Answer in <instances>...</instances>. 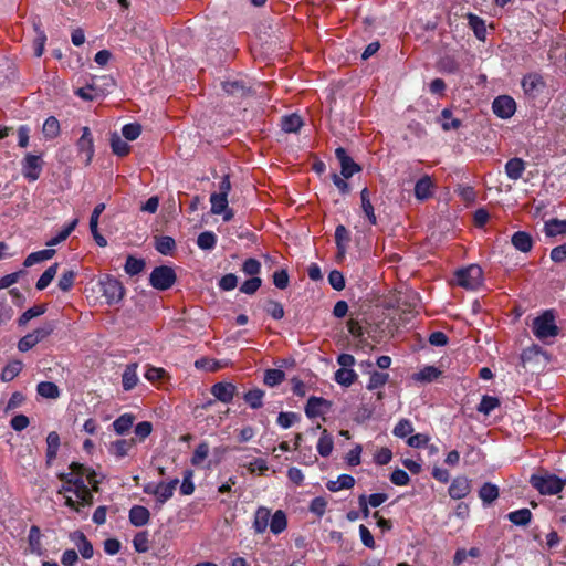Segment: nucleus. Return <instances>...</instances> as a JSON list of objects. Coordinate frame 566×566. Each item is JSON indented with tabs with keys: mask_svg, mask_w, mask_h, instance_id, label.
<instances>
[{
	"mask_svg": "<svg viewBox=\"0 0 566 566\" xmlns=\"http://www.w3.org/2000/svg\"><path fill=\"white\" fill-rule=\"evenodd\" d=\"M122 134L127 140H135L142 134V126L138 123H129L123 126Z\"/></svg>",
	"mask_w": 566,
	"mask_h": 566,
	"instance_id": "64",
	"label": "nucleus"
},
{
	"mask_svg": "<svg viewBox=\"0 0 566 566\" xmlns=\"http://www.w3.org/2000/svg\"><path fill=\"white\" fill-rule=\"evenodd\" d=\"M78 224V219L75 218L63 227V229L53 238H51L49 241H46L48 247H54L60 244L61 242L65 241L69 235L75 230L76 226Z\"/></svg>",
	"mask_w": 566,
	"mask_h": 566,
	"instance_id": "35",
	"label": "nucleus"
},
{
	"mask_svg": "<svg viewBox=\"0 0 566 566\" xmlns=\"http://www.w3.org/2000/svg\"><path fill=\"white\" fill-rule=\"evenodd\" d=\"M532 331L541 340L556 337L559 334V328L555 324L554 311L546 310L539 316L535 317L532 324Z\"/></svg>",
	"mask_w": 566,
	"mask_h": 566,
	"instance_id": "5",
	"label": "nucleus"
},
{
	"mask_svg": "<svg viewBox=\"0 0 566 566\" xmlns=\"http://www.w3.org/2000/svg\"><path fill=\"white\" fill-rule=\"evenodd\" d=\"M41 537L42 534L40 527L36 525H32L29 531L28 544L30 552L38 556H42L44 554Z\"/></svg>",
	"mask_w": 566,
	"mask_h": 566,
	"instance_id": "25",
	"label": "nucleus"
},
{
	"mask_svg": "<svg viewBox=\"0 0 566 566\" xmlns=\"http://www.w3.org/2000/svg\"><path fill=\"white\" fill-rule=\"evenodd\" d=\"M333 437L327 432L326 429H323L316 446L317 452L321 457H328L333 451Z\"/></svg>",
	"mask_w": 566,
	"mask_h": 566,
	"instance_id": "42",
	"label": "nucleus"
},
{
	"mask_svg": "<svg viewBox=\"0 0 566 566\" xmlns=\"http://www.w3.org/2000/svg\"><path fill=\"white\" fill-rule=\"evenodd\" d=\"M22 367H23V364L21 360L9 361L2 369L0 379L3 382H9V381L13 380L21 373Z\"/></svg>",
	"mask_w": 566,
	"mask_h": 566,
	"instance_id": "38",
	"label": "nucleus"
},
{
	"mask_svg": "<svg viewBox=\"0 0 566 566\" xmlns=\"http://www.w3.org/2000/svg\"><path fill=\"white\" fill-rule=\"evenodd\" d=\"M209 454V443L206 441L200 442L191 457V464L195 467L200 465Z\"/></svg>",
	"mask_w": 566,
	"mask_h": 566,
	"instance_id": "57",
	"label": "nucleus"
},
{
	"mask_svg": "<svg viewBox=\"0 0 566 566\" xmlns=\"http://www.w3.org/2000/svg\"><path fill=\"white\" fill-rule=\"evenodd\" d=\"M332 407V402L325 398L311 396L305 405V415L310 418H316L326 413Z\"/></svg>",
	"mask_w": 566,
	"mask_h": 566,
	"instance_id": "14",
	"label": "nucleus"
},
{
	"mask_svg": "<svg viewBox=\"0 0 566 566\" xmlns=\"http://www.w3.org/2000/svg\"><path fill=\"white\" fill-rule=\"evenodd\" d=\"M135 444V440L120 439L111 443L109 452L116 458H124L128 454V451Z\"/></svg>",
	"mask_w": 566,
	"mask_h": 566,
	"instance_id": "36",
	"label": "nucleus"
},
{
	"mask_svg": "<svg viewBox=\"0 0 566 566\" xmlns=\"http://www.w3.org/2000/svg\"><path fill=\"white\" fill-rule=\"evenodd\" d=\"M335 156L340 164V176L334 172L332 176L333 182L342 193H348L350 187L346 179L354 175V158L347 155L346 149L343 147L335 149Z\"/></svg>",
	"mask_w": 566,
	"mask_h": 566,
	"instance_id": "4",
	"label": "nucleus"
},
{
	"mask_svg": "<svg viewBox=\"0 0 566 566\" xmlns=\"http://www.w3.org/2000/svg\"><path fill=\"white\" fill-rule=\"evenodd\" d=\"M533 514L528 509H520L512 511L506 515V518L516 526H526L531 523Z\"/></svg>",
	"mask_w": 566,
	"mask_h": 566,
	"instance_id": "31",
	"label": "nucleus"
},
{
	"mask_svg": "<svg viewBox=\"0 0 566 566\" xmlns=\"http://www.w3.org/2000/svg\"><path fill=\"white\" fill-rule=\"evenodd\" d=\"M471 492V481L465 475H458L448 489L449 496L453 500H462Z\"/></svg>",
	"mask_w": 566,
	"mask_h": 566,
	"instance_id": "15",
	"label": "nucleus"
},
{
	"mask_svg": "<svg viewBox=\"0 0 566 566\" xmlns=\"http://www.w3.org/2000/svg\"><path fill=\"white\" fill-rule=\"evenodd\" d=\"M271 511L266 507H259L254 515L253 528L255 533L262 534L270 526Z\"/></svg>",
	"mask_w": 566,
	"mask_h": 566,
	"instance_id": "26",
	"label": "nucleus"
},
{
	"mask_svg": "<svg viewBox=\"0 0 566 566\" xmlns=\"http://www.w3.org/2000/svg\"><path fill=\"white\" fill-rule=\"evenodd\" d=\"M210 392L217 400L230 403L237 394V387L232 382L219 381L212 385Z\"/></svg>",
	"mask_w": 566,
	"mask_h": 566,
	"instance_id": "16",
	"label": "nucleus"
},
{
	"mask_svg": "<svg viewBox=\"0 0 566 566\" xmlns=\"http://www.w3.org/2000/svg\"><path fill=\"white\" fill-rule=\"evenodd\" d=\"M70 539L76 545L81 556L85 559H90L94 555V548L92 543L87 539L86 535L82 531H74L70 533Z\"/></svg>",
	"mask_w": 566,
	"mask_h": 566,
	"instance_id": "17",
	"label": "nucleus"
},
{
	"mask_svg": "<svg viewBox=\"0 0 566 566\" xmlns=\"http://www.w3.org/2000/svg\"><path fill=\"white\" fill-rule=\"evenodd\" d=\"M135 416L132 413H124L119 416L114 422L113 428L117 434H125L133 427Z\"/></svg>",
	"mask_w": 566,
	"mask_h": 566,
	"instance_id": "40",
	"label": "nucleus"
},
{
	"mask_svg": "<svg viewBox=\"0 0 566 566\" xmlns=\"http://www.w3.org/2000/svg\"><path fill=\"white\" fill-rule=\"evenodd\" d=\"M42 171V160L40 156L27 154L22 161V174L29 181H35L40 178Z\"/></svg>",
	"mask_w": 566,
	"mask_h": 566,
	"instance_id": "12",
	"label": "nucleus"
},
{
	"mask_svg": "<svg viewBox=\"0 0 566 566\" xmlns=\"http://www.w3.org/2000/svg\"><path fill=\"white\" fill-rule=\"evenodd\" d=\"M367 292L366 297H360L358 313H356V348L370 339L379 343L386 335L389 324L386 322V312L380 306V296L375 286ZM361 347H364L361 345Z\"/></svg>",
	"mask_w": 566,
	"mask_h": 566,
	"instance_id": "1",
	"label": "nucleus"
},
{
	"mask_svg": "<svg viewBox=\"0 0 566 566\" xmlns=\"http://www.w3.org/2000/svg\"><path fill=\"white\" fill-rule=\"evenodd\" d=\"M179 484V479L175 478L169 482H159L157 483L158 493L156 496V505L161 507L169 499L172 497L177 485Z\"/></svg>",
	"mask_w": 566,
	"mask_h": 566,
	"instance_id": "18",
	"label": "nucleus"
},
{
	"mask_svg": "<svg viewBox=\"0 0 566 566\" xmlns=\"http://www.w3.org/2000/svg\"><path fill=\"white\" fill-rule=\"evenodd\" d=\"M43 134L46 138L53 139L60 134V122L54 116H49L43 124Z\"/></svg>",
	"mask_w": 566,
	"mask_h": 566,
	"instance_id": "53",
	"label": "nucleus"
},
{
	"mask_svg": "<svg viewBox=\"0 0 566 566\" xmlns=\"http://www.w3.org/2000/svg\"><path fill=\"white\" fill-rule=\"evenodd\" d=\"M286 514L282 510L275 511V513L270 517V531L274 535H279L286 530Z\"/></svg>",
	"mask_w": 566,
	"mask_h": 566,
	"instance_id": "32",
	"label": "nucleus"
},
{
	"mask_svg": "<svg viewBox=\"0 0 566 566\" xmlns=\"http://www.w3.org/2000/svg\"><path fill=\"white\" fill-rule=\"evenodd\" d=\"M492 111L499 118L509 119L516 111V102L509 95H500L492 102Z\"/></svg>",
	"mask_w": 566,
	"mask_h": 566,
	"instance_id": "10",
	"label": "nucleus"
},
{
	"mask_svg": "<svg viewBox=\"0 0 566 566\" xmlns=\"http://www.w3.org/2000/svg\"><path fill=\"white\" fill-rule=\"evenodd\" d=\"M457 283L467 290H476L483 277L482 268L478 264H471L455 272Z\"/></svg>",
	"mask_w": 566,
	"mask_h": 566,
	"instance_id": "8",
	"label": "nucleus"
},
{
	"mask_svg": "<svg viewBox=\"0 0 566 566\" xmlns=\"http://www.w3.org/2000/svg\"><path fill=\"white\" fill-rule=\"evenodd\" d=\"M511 242L516 250L523 253L530 252L533 248V238L526 231L514 232L511 238Z\"/></svg>",
	"mask_w": 566,
	"mask_h": 566,
	"instance_id": "23",
	"label": "nucleus"
},
{
	"mask_svg": "<svg viewBox=\"0 0 566 566\" xmlns=\"http://www.w3.org/2000/svg\"><path fill=\"white\" fill-rule=\"evenodd\" d=\"M334 237L337 248L335 259L336 262L340 263L344 261L347 248L349 245V242L352 241L350 231L344 224H338L335 229Z\"/></svg>",
	"mask_w": 566,
	"mask_h": 566,
	"instance_id": "13",
	"label": "nucleus"
},
{
	"mask_svg": "<svg viewBox=\"0 0 566 566\" xmlns=\"http://www.w3.org/2000/svg\"><path fill=\"white\" fill-rule=\"evenodd\" d=\"M432 181L429 176H423L415 185V196L419 200H426L432 196Z\"/></svg>",
	"mask_w": 566,
	"mask_h": 566,
	"instance_id": "30",
	"label": "nucleus"
},
{
	"mask_svg": "<svg viewBox=\"0 0 566 566\" xmlns=\"http://www.w3.org/2000/svg\"><path fill=\"white\" fill-rule=\"evenodd\" d=\"M76 276H77V272H75L74 270L64 271L61 274L59 282H57L59 289L62 292H69L73 287Z\"/></svg>",
	"mask_w": 566,
	"mask_h": 566,
	"instance_id": "55",
	"label": "nucleus"
},
{
	"mask_svg": "<svg viewBox=\"0 0 566 566\" xmlns=\"http://www.w3.org/2000/svg\"><path fill=\"white\" fill-rule=\"evenodd\" d=\"M501 402L497 397L484 395L476 407V411L482 415H490L494 409L500 407Z\"/></svg>",
	"mask_w": 566,
	"mask_h": 566,
	"instance_id": "44",
	"label": "nucleus"
},
{
	"mask_svg": "<svg viewBox=\"0 0 566 566\" xmlns=\"http://www.w3.org/2000/svg\"><path fill=\"white\" fill-rule=\"evenodd\" d=\"M36 391L40 396L50 399H56L60 396V389L56 384L52 381H41L36 386Z\"/></svg>",
	"mask_w": 566,
	"mask_h": 566,
	"instance_id": "48",
	"label": "nucleus"
},
{
	"mask_svg": "<svg viewBox=\"0 0 566 566\" xmlns=\"http://www.w3.org/2000/svg\"><path fill=\"white\" fill-rule=\"evenodd\" d=\"M300 419H301V416L298 413H296V412H292V411L284 412V411H282V412L279 413L276 422L283 429H289L295 422L300 421Z\"/></svg>",
	"mask_w": 566,
	"mask_h": 566,
	"instance_id": "59",
	"label": "nucleus"
},
{
	"mask_svg": "<svg viewBox=\"0 0 566 566\" xmlns=\"http://www.w3.org/2000/svg\"><path fill=\"white\" fill-rule=\"evenodd\" d=\"M56 324L54 322H45L40 327L35 328L32 332V335L36 339V343L39 344L46 337H49L55 329Z\"/></svg>",
	"mask_w": 566,
	"mask_h": 566,
	"instance_id": "58",
	"label": "nucleus"
},
{
	"mask_svg": "<svg viewBox=\"0 0 566 566\" xmlns=\"http://www.w3.org/2000/svg\"><path fill=\"white\" fill-rule=\"evenodd\" d=\"M138 382L137 364H128L122 375V385L125 391H129L136 387Z\"/></svg>",
	"mask_w": 566,
	"mask_h": 566,
	"instance_id": "27",
	"label": "nucleus"
},
{
	"mask_svg": "<svg viewBox=\"0 0 566 566\" xmlns=\"http://www.w3.org/2000/svg\"><path fill=\"white\" fill-rule=\"evenodd\" d=\"M177 281L175 270L168 265L154 268L149 275L150 285L158 291L169 290Z\"/></svg>",
	"mask_w": 566,
	"mask_h": 566,
	"instance_id": "7",
	"label": "nucleus"
},
{
	"mask_svg": "<svg viewBox=\"0 0 566 566\" xmlns=\"http://www.w3.org/2000/svg\"><path fill=\"white\" fill-rule=\"evenodd\" d=\"M262 285V280L259 276H253L244 281L240 286V292L253 295Z\"/></svg>",
	"mask_w": 566,
	"mask_h": 566,
	"instance_id": "63",
	"label": "nucleus"
},
{
	"mask_svg": "<svg viewBox=\"0 0 566 566\" xmlns=\"http://www.w3.org/2000/svg\"><path fill=\"white\" fill-rule=\"evenodd\" d=\"M128 518L132 525L142 527L149 523L150 512L143 505H133L129 510Z\"/></svg>",
	"mask_w": 566,
	"mask_h": 566,
	"instance_id": "19",
	"label": "nucleus"
},
{
	"mask_svg": "<svg viewBox=\"0 0 566 566\" xmlns=\"http://www.w3.org/2000/svg\"><path fill=\"white\" fill-rule=\"evenodd\" d=\"M102 295L105 297L108 305L118 304L125 295V287L123 283L111 274H106L99 281Z\"/></svg>",
	"mask_w": 566,
	"mask_h": 566,
	"instance_id": "6",
	"label": "nucleus"
},
{
	"mask_svg": "<svg viewBox=\"0 0 566 566\" xmlns=\"http://www.w3.org/2000/svg\"><path fill=\"white\" fill-rule=\"evenodd\" d=\"M211 213L221 214L228 208V197L223 193H211L210 196Z\"/></svg>",
	"mask_w": 566,
	"mask_h": 566,
	"instance_id": "52",
	"label": "nucleus"
},
{
	"mask_svg": "<svg viewBox=\"0 0 566 566\" xmlns=\"http://www.w3.org/2000/svg\"><path fill=\"white\" fill-rule=\"evenodd\" d=\"M86 472V467L78 462H72L70 464L69 473H59L57 478L66 482L67 484H72L73 493L77 499H80V503L82 506H92L94 496L92 491L87 488L84 475Z\"/></svg>",
	"mask_w": 566,
	"mask_h": 566,
	"instance_id": "2",
	"label": "nucleus"
},
{
	"mask_svg": "<svg viewBox=\"0 0 566 566\" xmlns=\"http://www.w3.org/2000/svg\"><path fill=\"white\" fill-rule=\"evenodd\" d=\"M303 125H304L303 118L296 113H292V114L284 115L281 117L280 126L284 133L296 134L301 130Z\"/></svg>",
	"mask_w": 566,
	"mask_h": 566,
	"instance_id": "21",
	"label": "nucleus"
},
{
	"mask_svg": "<svg viewBox=\"0 0 566 566\" xmlns=\"http://www.w3.org/2000/svg\"><path fill=\"white\" fill-rule=\"evenodd\" d=\"M197 244L201 250H212L217 244V235L212 231H203L198 235Z\"/></svg>",
	"mask_w": 566,
	"mask_h": 566,
	"instance_id": "54",
	"label": "nucleus"
},
{
	"mask_svg": "<svg viewBox=\"0 0 566 566\" xmlns=\"http://www.w3.org/2000/svg\"><path fill=\"white\" fill-rule=\"evenodd\" d=\"M530 484L542 495H556L563 491L566 480L553 473H535L530 478Z\"/></svg>",
	"mask_w": 566,
	"mask_h": 566,
	"instance_id": "3",
	"label": "nucleus"
},
{
	"mask_svg": "<svg viewBox=\"0 0 566 566\" xmlns=\"http://www.w3.org/2000/svg\"><path fill=\"white\" fill-rule=\"evenodd\" d=\"M111 148L113 154L125 157L130 151V146L125 142L120 136L116 133H113L111 136Z\"/></svg>",
	"mask_w": 566,
	"mask_h": 566,
	"instance_id": "45",
	"label": "nucleus"
},
{
	"mask_svg": "<svg viewBox=\"0 0 566 566\" xmlns=\"http://www.w3.org/2000/svg\"><path fill=\"white\" fill-rule=\"evenodd\" d=\"M525 168V161L520 157H514L506 161L504 170L509 179L518 180L522 178Z\"/></svg>",
	"mask_w": 566,
	"mask_h": 566,
	"instance_id": "22",
	"label": "nucleus"
},
{
	"mask_svg": "<svg viewBox=\"0 0 566 566\" xmlns=\"http://www.w3.org/2000/svg\"><path fill=\"white\" fill-rule=\"evenodd\" d=\"M412 432L413 426L409 419H400L392 430L394 436L401 439L409 438Z\"/></svg>",
	"mask_w": 566,
	"mask_h": 566,
	"instance_id": "56",
	"label": "nucleus"
},
{
	"mask_svg": "<svg viewBox=\"0 0 566 566\" xmlns=\"http://www.w3.org/2000/svg\"><path fill=\"white\" fill-rule=\"evenodd\" d=\"M264 390L254 388L243 395L244 402L252 409H260L263 406Z\"/></svg>",
	"mask_w": 566,
	"mask_h": 566,
	"instance_id": "39",
	"label": "nucleus"
},
{
	"mask_svg": "<svg viewBox=\"0 0 566 566\" xmlns=\"http://www.w3.org/2000/svg\"><path fill=\"white\" fill-rule=\"evenodd\" d=\"M524 94L530 98H537L546 88V82L539 73H528L521 81Z\"/></svg>",
	"mask_w": 566,
	"mask_h": 566,
	"instance_id": "9",
	"label": "nucleus"
},
{
	"mask_svg": "<svg viewBox=\"0 0 566 566\" xmlns=\"http://www.w3.org/2000/svg\"><path fill=\"white\" fill-rule=\"evenodd\" d=\"M389 379V375L387 373H381L377 370H373L369 373V380L366 385L368 390H376L382 388Z\"/></svg>",
	"mask_w": 566,
	"mask_h": 566,
	"instance_id": "46",
	"label": "nucleus"
},
{
	"mask_svg": "<svg viewBox=\"0 0 566 566\" xmlns=\"http://www.w3.org/2000/svg\"><path fill=\"white\" fill-rule=\"evenodd\" d=\"M500 495V491L497 485L485 482L479 490V497L483 502L484 505L492 504Z\"/></svg>",
	"mask_w": 566,
	"mask_h": 566,
	"instance_id": "29",
	"label": "nucleus"
},
{
	"mask_svg": "<svg viewBox=\"0 0 566 566\" xmlns=\"http://www.w3.org/2000/svg\"><path fill=\"white\" fill-rule=\"evenodd\" d=\"M59 263L50 265L36 281L35 287L39 291L46 289L56 275Z\"/></svg>",
	"mask_w": 566,
	"mask_h": 566,
	"instance_id": "47",
	"label": "nucleus"
},
{
	"mask_svg": "<svg viewBox=\"0 0 566 566\" xmlns=\"http://www.w3.org/2000/svg\"><path fill=\"white\" fill-rule=\"evenodd\" d=\"M54 254H55V250H53V249H45V250L32 252L25 258L23 265L25 268H30L36 263L52 259L54 256Z\"/></svg>",
	"mask_w": 566,
	"mask_h": 566,
	"instance_id": "37",
	"label": "nucleus"
},
{
	"mask_svg": "<svg viewBox=\"0 0 566 566\" xmlns=\"http://www.w3.org/2000/svg\"><path fill=\"white\" fill-rule=\"evenodd\" d=\"M352 486H354V476L349 474H340L337 480H331L326 483V488L331 492H337L343 489H350Z\"/></svg>",
	"mask_w": 566,
	"mask_h": 566,
	"instance_id": "41",
	"label": "nucleus"
},
{
	"mask_svg": "<svg viewBox=\"0 0 566 566\" xmlns=\"http://www.w3.org/2000/svg\"><path fill=\"white\" fill-rule=\"evenodd\" d=\"M468 24L472 29L476 39L484 41L486 36V28L485 22L482 18L476 14L469 13L468 14Z\"/></svg>",
	"mask_w": 566,
	"mask_h": 566,
	"instance_id": "33",
	"label": "nucleus"
},
{
	"mask_svg": "<svg viewBox=\"0 0 566 566\" xmlns=\"http://www.w3.org/2000/svg\"><path fill=\"white\" fill-rule=\"evenodd\" d=\"M45 312H46V304L34 305V306L28 308L25 312H23L20 315V317L18 318V325L24 326L32 318L39 317V316L43 315Z\"/></svg>",
	"mask_w": 566,
	"mask_h": 566,
	"instance_id": "43",
	"label": "nucleus"
},
{
	"mask_svg": "<svg viewBox=\"0 0 566 566\" xmlns=\"http://www.w3.org/2000/svg\"><path fill=\"white\" fill-rule=\"evenodd\" d=\"M76 148L80 155H84V164L87 166L91 164L95 149L94 140L90 127L84 126L82 128V135L76 143Z\"/></svg>",
	"mask_w": 566,
	"mask_h": 566,
	"instance_id": "11",
	"label": "nucleus"
},
{
	"mask_svg": "<svg viewBox=\"0 0 566 566\" xmlns=\"http://www.w3.org/2000/svg\"><path fill=\"white\" fill-rule=\"evenodd\" d=\"M334 379L337 384L348 387L354 382V369L353 368H339L335 373Z\"/></svg>",
	"mask_w": 566,
	"mask_h": 566,
	"instance_id": "62",
	"label": "nucleus"
},
{
	"mask_svg": "<svg viewBox=\"0 0 566 566\" xmlns=\"http://www.w3.org/2000/svg\"><path fill=\"white\" fill-rule=\"evenodd\" d=\"M145 265H146V263H145L144 259H138L133 255H128L126 258L124 270L128 275L134 276V275H137L140 272H143V270L145 269Z\"/></svg>",
	"mask_w": 566,
	"mask_h": 566,
	"instance_id": "49",
	"label": "nucleus"
},
{
	"mask_svg": "<svg viewBox=\"0 0 566 566\" xmlns=\"http://www.w3.org/2000/svg\"><path fill=\"white\" fill-rule=\"evenodd\" d=\"M360 208L370 224H376L377 218L375 214L374 206L370 202L369 190L364 188L360 191Z\"/></svg>",
	"mask_w": 566,
	"mask_h": 566,
	"instance_id": "28",
	"label": "nucleus"
},
{
	"mask_svg": "<svg viewBox=\"0 0 566 566\" xmlns=\"http://www.w3.org/2000/svg\"><path fill=\"white\" fill-rule=\"evenodd\" d=\"M545 233L547 237H556L566 233V220L551 219L545 223Z\"/></svg>",
	"mask_w": 566,
	"mask_h": 566,
	"instance_id": "50",
	"label": "nucleus"
},
{
	"mask_svg": "<svg viewBox=\"0 0 566 566\" xmlns=\"http://www.w3.org/2000/svg\"><path fill=\"white\" fill-rule=\"evenodd\" d=\"M441 117L443 119L441 127L446 132L458 129L461 126V120L458 118H452V112L449 108L441 111Z\"/></svg>",
	"mask_w": 566,
	"mask_h": 566,
	"instance_id": "60",
	"label": "nucleus"
},
{
	"mask_svg": "<svg viewBox=\"0 0 566 566\" xmlns=\"http://www.w3.org/2000/svg\"><path fill=\"white\" fill-rule=\"evenodd\" d=\"M155 249L163 255H171L176 249V241L169 235L156 237Z\"/></svg>",
	"mask_w": 566,
	"mask_h": 566,
	"instance_id": "34",
	"label": "nucleus"
},
{
	"mask_svg": "<svg viewBox=\"0 0 566 566\" xmlns=\"http://www.w3.org/2000/svg\"><path fill=\"white\" fill-rule=\"evenodd\" d=\"M285 379V373L277 368L266 369L264 373L263 382L269 387H275Z\"/></svg>",
	"mask_w": 566,
	"mask_h": 566,
	"instance_id": "51",
	"label": "nucleus"
},
{
	"mask_svg": "<svg viewBox=\"0 0 566 566\" xmlns=\"http://www.w3.org/2000/svg\"><path fill=\"white\" fill-rule=\"evenodd\" d=\"M222 88L227 95L237 98H243L250 94V88L242 81H226L222 83Z\"/></svg>",
	"mask_w": 566,
	"mask_h": 566,
	"instance_id": "24",
	"label": "nucleus"
},
{
	"mask_svg": "<svg viewBox=\"0 0 566 566\" xmlns=\"http://www.w3.org/2000/svg\"><path fill=\"white\" fill-rule=\"evenodd\" d=\"M61 446V439L56 431L49 432L46 437V453L45 463L46 467H51L57 457V452Z\"/></svg>",
	"mask_w": 566,
	"mask_h": 566,
	"instance_id": "20",
	"label": "nucleus"
},
{
	"mask_svg": "<svg viewBox=\"0 0 566 566\" xmlns=\"http://www.w3.org/2000/svg\"><path fill=\"white\" fill-rule=\"evenodd\" d=\"M264 311L273 318V319H282L284 317V308L283 305L274 300H269L264 306Z\"/></svg>",
	"mask_w": 566,
	"mask_h": 566,
	"instance_id": "61",
	"label": "nucleus"
}]
</instances>
